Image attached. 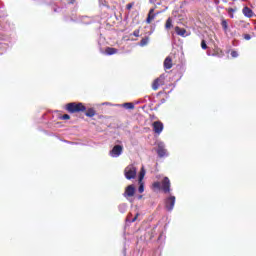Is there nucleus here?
Segmentation results:
<instances>
[{"instance_id":"4468645a","label":"nucleus","mask_w":256,"mask_h":256,"mask_svg":"<svg viewBox=\"0 0 256 256\" xmlns=\"http://www.w3.org/2000/svg\"><path fill=\"white\" fill-rule=\"evenodd\" d=\"M86 117H95V109L93 108H86V113H85Z\"/></svg>"},{"instance_id":"4be33fe9","label":"nucleus","mask_w":256,"mask_h":256,"mask_svg":"<svg viewBox=\"0 0 256 256\" xmlns=\"http://www.w3.org/2000/svg\"><path fill=\"white\" fill-rule=\"evenodd\" d=\"M234 13H235V9H233V8L228 9V15H229V17H231V19H233Z\"/></svg>"},{"instance_id":"1a4fd4ad","label":"nucleus","mask_w":256,"mask_h":256,"mask_svg":"<svg viewBox=\"0 0 256 256\" xmlns=\"http://www.w3.org/2000/svg\"><path fill=\"white\" fill-rule=\"evenodd\" d=\"M153 131L158 135H161L163 132V123L161 121H156L153 123Z\"/></svg>"},{"instance_id":"412c9836","label":"nucleus","mask_w":256,"mask_h":256,"mask_svg":"<svg viewBox=\"0 0 256 256\" xmlns=\"http://www.w3.org/2000/svg\"><path fill=\"white\" fill-rule=\"evenodd\" d=\"M153 187L154 189H158V190H161V182L157 181V182H154L153 183Z\"/></svg>"},{"instance_id":"dca6fc26","label":"nucleus","mask_w":256,"mask_h":256,"mask_svg":"<svg viewBox=\"0 0 256 256\" xmlns=\"http://www.w3.org/2000/svg\"><path fill=\"white\" fill-rule=\"evenodd\" d=\"M122 107H124V109H135V105L131 102L122 104Z\"/></svg>"},{"instance_id":"a211bd4d","label":"nucleus","mask_w":256,"mask_h":256,"mask_svg":"<svg viewBox=\"0 0 256 256\" xmlns=\"http://www.w3.org/2000/svg\"><path fill=\"white\" fill-rule=\"evenodd\" d=\"M171 27H173V21L171 20V18H168L165 24V28L171 29Z\"/></svg>"},{"instance_id":"7c9ffc66","label":"nucleus","mask_w":256,"mask_h":256,"mask_svg":"<svg viewBox=\"0 0 256 256\" xmlns=\"http://www.w3.org/2000/svg\"><path fill=\"white\" fill-rule=\"evenodd\" d=\"M155 229H157V227H154L151 231H152V235L150 236V239H153V237H154V233H155Z\"/></svg>"},{"instance_id":"6e6552de","label":"nucleus","mask_w":256,"mask_h":256,"mask_svg":"<svg viewBox=\"0 0 256 256\" xmlns=\"http://www.w3.org/2000/svg\"><path fill=\"white\" fill-rule=\"evenodd\" d=\"M164 79H165V77L163 75H161L159 78L155 79L152 84V89L154 91H157V89H159L160 85H163Z\"/></svg>"},{"instance_id":"f8f14e48","label":"nucleus","mask_w":256,"mask_h":256,"mask_svg":"<svg viewBox=\"0 0 256 256\" xmlns=\"http://www.w3.org/2000/svg\"><path fill=\"white\" fill-rule=\"evenodd\" d=\"M175 32L177 35H179L180 37H187V30H185L184 28H180L179 26L175 27Z\"/></svg>"},{"instance_id":"5701e85b","label":"nucleus","mask_w":256,"mask_h":256,"mask_svg":"<svg viewBox=\"0 0 256 256\" xmlns=\"http://www.w3.org/2000/svg\"><path fill=\"white\" fill-rule=\"evenodd\" d=\"M153 19H155V16H151V14H148V17H147V23H151V21H153Z\"/></svg>"},{"instance_id":"f704fd0d","label":"nucleus","mask_w":256,"mask_h":256,"mask_svg":"<svg viewBox=\"0 0 256 256\" xmlns=\"http://www.w3.org/2000/svg\"><path fill=\"white\" fill-rule=\"evenodd\" d=\"M150 3H155V0H150Z\"/></svg>"},{"instance_id":"0eeeda50","label":"nucleus","mask_w":256,"mask_h":256,"mask_svg":"<svg viewBox=\"0 0 256 256\" xmlns=\"http://www.w3.org/2000/svg\"><path fill=\"white\" fill-rule=\"evenodd\" d=\"M165 207L167 211H173V208L175 207V196H170L166 198Z\"/></svg>"},{"instance_id":"ddd939ff","label":"nucleus","mask_w":256,"mask_h":256,"mask_svg":"<svg viewBox=\"0 0 256 256\" xmlns=\"http://www.w3.org/2000/svg\"><path fill=\"white\" fill-rule=\"evenodd\" d=\"M171 67H173V60H171L170 57H167L164 60V69H171Z\"/></svg>"},{"instance_id":"423d86ee","label":"nucleus","mask_w":256,"mask_h":256,"mask_svg":"<svg viewBox=\"0 0 256 256\" xmlns=\"http://www.w3.org/2000/svg\"><path fill=\"white\" fill-rule=\"evenodd\" d=\"M161 188L164 193H169V191H171V180H169V177L163 178Z\"/></svg>"},{"instance_id":"72a5a7b5","label":"nucleus","mask_w":256,"mask_h":256,"mask_svg":"<svg viewBox=\"0 0 256 256\" xmlns=\"http://www.w3.org/2000/svg\"><path fill=\"white\" fill-rule=\"evenodd\" d=\"M153 11H154L153 9H150V11H149V15H151V13H153Z\"/></svg>"},{"instance_id":"bb28decb","label":"nucleus","mask_w":256,"mask_h":256,"mask_svg":"<svg viewBox=\"0 0 256 256\" xmlns=\"http://www.w3.org/2000/svg\"><path fill=\"white\" fill-rule=\"evenodd\" d=\"M133 5H134V3L127 4L126 9H128V11H130V9H133Z\"/></svg>"},{"instance_id":"2f4dec72","label":"nucleus","mask_w":256,"mask_h":256,"mask_svg":"<svg viewBox=\"0 0 256 256\" xmlns=\"http://www.w3.org/2000/svg\"><path fill=\"white\" fill-rule=\"evenodd\" d=\"M221 25H222V28L225 29V19H222Z\"/></svg>"},{"instance_id":"c9c22d12","label":"nucleus","mask_w":256,"mask_h":256,"mask_svg":"<svg viewBox=\"0 0 256 256\" xmlns=\"http://www.w3.org/2000/svg\"><path fill=\"white\" fill-rule=\"evenodd\" d=\"M215 3H219V0H215Z\"/></svg>"},{"instance_id":"393cba45","label":"nucleus","mask_w":256,"mask_h":256,"mask_svg":"<svg viewBox=\"0 0 256 256\" xmlns=\"http://www.w3.org/2000/svg\"><path fill=\"white\" fill-rule=\"evenodd\" d=\"M231 57L237 58V57H239V53H237V51H232L231 52Z\"/></svg>"},{"instance_id":"39448f33","label":"nucleus","mask_w":256,"mask_h":256,"mask_svg":"<svg viewBox=\"0 0 256 256\" xmlns=\"http://www.w3.org/2000/svg\"><path fill=\"white\" fill-rule=\"evenodd\" d=\"M122 153H123V146L115 145L110 151V156L116 158V157H119Z\"/></svg>"},{"instance_id":"9d476101","label":"nucleus","mask_w":256,"mask_h":256,"mask_svg":"<svg viewBox=\"0 0 256 256\" xmlns=\"http://www.w3.org/2000/svg\"><path fill=\"white\" fill-rule=\"evenodd\" d=\"M135 195V186L129 185L126 187L125 192H124V197L128 199V197H133Z\"/></svg>"},{"instance_id":"2eb2a0df","label":"nucleus","mask_w":256,"mask_h":256,"mask_svg":"<svg viewBox=\"0 0 256 256\" xmlns=\"http://www.w3.org/2000/svg\"><path fill=\"white\" fill-rule=\"evenodd\" d=\"M105 53H106V55H115V53H117V49L108 47V48H106Z\"/></svg>"},{"instance_id":"9b49d317","label":"nucleus","mask_w":256,"mask_h":256,"mask_svg":"<svg viewBox=\"0 0 256 256\" xmlns=\"http://www.w3.org/2000/svg\"><path fill=\"white\" fill-rule=\"evenodd\" d=\"M242 13L245 17H248V19H251V17L255 15V13H253V10H251V8L249 7H244Z\"/></svg>"},{"instance_id":"20e7f679","label":"nucleus","mask_w":256,"mask_h":256,"mask_svg":"<svg viewBox=\"0 0 256 256\" xmlns=\"http://www.w3.org/2000/svg\"><path fill=\"white\" fill-rule=\"evenodd\" d=\"M157 154L159 157H167L169 154L167 153V149H165V143L164 142H158L157 143Z\"/></svg>"},{"instance_id":"aec40b11","label":"nucleus","mask_w":256,"mask_h":256,"mask_svg":"<svg viewBox=\"0 0 256 256\" xmlns=\"http://www.w3.org/2000/svg\"><path fill=\"white\" fill-rule=\"evenodd\" d=\"M118 209L120 213H125V211H127V204H120Z\"/></svg>"},{"instance_id":"a878e982","label":"nucleus","mask_w":256,"mask_h":256,"mask_svg":"<svg viewBox=\"0 0 256 256\" xmlns=\"http://www.w3.org/2000/svg\"><path fill=\"white\" fill-rule=\"evenodd\" d=\"M201 47L202 49H207V43L205 42V40H202Z\"/></svg>"},{"instance_id":"e433bc0d","label":"nucleus","mask_w":256,"mask_h":256,"mask_svg":"<svg viewBox=\"0 0 256 256\" xmlns=\"http://www.w3.org/2000/svg\"><path fill=\"white\" fill-rule=\"evenodd\" d=\"M162 235L159 236V239H161Z\"/></svg>"},{"instance_id":"6ab92c4d","label":"nucleus","mask_w":256,"mask_h":256,"mask_svg":"<svg viewBox=\"0 0 256 256\" xmlns=\"http://www.w3.org/2000/svg\"><path fill=\"white\" fill-rule=\"evenodd\" d=\"M137 217H139V213H137L133 219H131V216H128L126 218V221H128L129 223H135L137 221Z\"/></svg>"},{"instance_id":"b1692460","label":"nucleus","mask_w":256,"mask_h":256,"mask_svg":"<svg viewBox=\"0 0 256 256\" xmlns=\"http://www.w3.org/2000/svg\"><path fill=\"white\" fill-rule=\"evenodd\" d=\"M61 119H62L63 121H65V120H67V119H71V116H69V114H64V115L61 117Z\"/></svg>"},{"instance_id":"473e14b6","label":"nucleus","mask_w":256,"mask_h":256,"mask_svg":"<svg viewBox=\"0 0 256 256\" xmlns=\"http://www.w3.org/2000/svg\"><path fill=\"white\" fill-rule=\"evenodd\" d=\"M68 3H70L71 5H73V3H75L76 0H67Z\"/></svg>"},{"instance_id":"cd10ccee","label":"nucleus","mask_w":256,"mask_h":256,"mask_svg":"<svg viewBox=\"0 0 256 256\" xmlns=\"http://www.w3.org/2000/svg\"><path fill=\"white\" fill-rule=\"evenodd\" d=\"M84 19H87V16H81L79 21L81 23H89V22H86Z\"/></svg>"},{"instance_id":"c756f323","label":"nucleus","mask_w":256,"mask_h":256,"mask_svg":"<svg viewBox=\"0 0 256 256\" xmlns=\"http://www.w3.org/2000/svg\"><path fill=\"white\" fill-rule=\"evenodd\" d=\"M139 33H140L139 30H134L133 36H134V37H139Z\"/></svg>"},{"instance_id":"f3484780","label":"nucleus","mask_w":256,"mask_h":256,"mask_svg":"<svg viewBox=\"0 0 256 256\" xmlns=\"http://www.w3.org/2000/svg\"><path fill=\"white\" fill-rule=\"evenodd\" d=\"M149 44V37H145L140 41V47H145V45Z\"/></svg>"},{"instance_id":"7ed1b4c3","label":"nucleus","mask_w":256,"mask_h":256,"mask_svg":"<svg viewBox=\"0 0 256 256\" xmlns=\"http://www.w3.org/2000/svg\"><path fill=\"white\" fill-rule=\"evenodd\" d=\"M145 167L142 166L141 170L139 172V176H138V183H139V187H138V192L139 193H143V191H145V185L143 184V179L145 178Z\"/></svg>"},{"instance_id":"c85d7f7f","label":"nucleus","mask_w":256,"mask_h":256,"mask_svg":"<svg viewBox=\"0 0 256 256\" xmlns=\"http://www.w3.org/2000/svg\"><path fill=\"white\" fill-rule=\"evenodd\" d=\"M244 39H245L246 41H251V35L245 34V35H244Z\"/></svg>"},{"instance_id":"f03ea898","label":"nucleus","mask_w":256,"mask_h":256,"mask_svg":"<svg viewBox=\"0 0 256 256\" xmlns=\"http://www.w3.org/2000/svg\"><path fill=\"white\" fill-rule=\"evenodd\" d=\"M124 175L129 181L135 179L137 177V168L133 164L128 165L124 170Z\"/></svg>"},{"instance_id":"f257e3e1","label":"nucleus","mask_w":256,"mask_h":256,"mask_svg":"<svg viewBox=\"0 0 256 256\" xmlns=\"http://www.w3.org/2000/svg\"><path fill=\"white\" fill-rule=\"evenodd\" d=\"M66 111L68 113H83V111H87V107L81 102H71L66 105Z\"/></svg>"}]
</instances>
